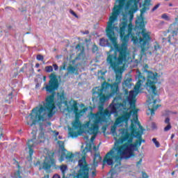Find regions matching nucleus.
I'll list each match as a JSON object with an SVG mask.
<instances>
[{
  "mask_svg": "<svg viewBox=\"0 0 178 178\" xmlns=\"http://www.w3.org/2000/svg\"><path fill=\"white\" fill-rule=\"evenodd\" d=\"M49 83H44V86L42 90H45L47 94H50L45 98V102L40 105V107L36 106L31 110L29 117H31L32 123L31 127L35 126L37 123L39 124L40 131H44V123L41 122H45L47 118L51 119L54 118V115L56 113L55 110V95L56 90H59V86L60 85V76L56 75L55 72H52L49 76Z\"/></svg>",
  "mask_w": 178,
  "mask_h": 178,
  "instance_id": "1",
  "label": "nucleus"
},
{
  "mask_svg": "<svg viewBox=\"0 0 178 178\" xmlns=\"http://www.w3.org/2000/svg\"><path fill=\"white\" fill-rule=\"evenodd\" d=\"M99 162H102V157L99 153L95 154L92 164H88L86 160V156H83L78 161V166L75 167V170L79 169V170L77 172L74 170L70 176H72L73 178H90V170H93V172L97 170Z\"/></svg>",
  "mask_w": 178,
  "mask_h": 178,
  "instance_id": "2",
  "label": "nucleus"
},
{
  "mask_svg": "<svg viewBox=\"0 0 178 178\" xmlns=\"http://www.w3.org/2000/svg\"><path fill=\"white\" fill-rule=\"evenodd\" d=\"M115 31L120 34V40L122 42L121 44H118V38H116V35H115L114 32V36H111V40H113V38H115V40H111V39H108L109 41L113 44V45L115 48V54L118 56V53L119 54V58L122 60H125L126 58H127V56L129 55V51H127V43L129 42V40H130L131 35L127 34L126 35V28H115Z\"/></svg>",
  "mask_w": 178,
  "mask_h": 178,
  "instance_id": "3",
  "label": "nucleus"
},
{
  "mask_svg": "<svg viewBox=\"0 0 178 178\" xmlns=\"http://www.w3.org/2000/svg\"><path fill=\"white\" fill-rule=\"evenodd\" d=\"M143 131L138 134H128V137L124 138L117 140V145H122V149L124 151H138V147H141V136H143Z\"/></svg>",
  "mask_w": 178,
  "mask_h": 178,
  "instance_id": "4",
  "label": "nucleus"
},
{
  "mask_svg": "<svg viewBox=\"0 0 178 178\" xmlns=\"http://www.w3.org/2000/svg\"><path fill=\"white\" fill-rule=\"evenodd\" d=\"M55 153L53 152L51 156H46L43 163H41V161H38L36 163H34L35 166H39V170H51V168H54V169H60L62 172L63 177L62 178H73V176H70L72 174H67L66 176V170H67V165H61L60 166L56 165V161H55V159L54 156Z\"/></svg>",
  "mask_w": 178,
  "mask_h": 178,
  "instance_id": "5",
  "label": "nucleus"
},
{
  "mask_svg": "<svg viewBox=\"0 0 178 178\" xmlns=\"http://www.w3.org/2000/svg\"><path fill=\"white\" fill-rule=\"evenodd\" d=\"M127 102L129 97L123 99V93H120L113 99L109 108L115 116H123V113H128L130 111V108H127Z\"/></svg>",
  "mask_w": 178,
  "mask_h": 178,
  "instance_id": "6",
  "label": "nucleus"
},
{
  "mask_svg": "<svg viewBox=\"0 0 178 178\" xmlns=\"http://www.w3.org/2000/svg\"><path fill=\"white\" fill-rule=\"evenodd\" d=\"M122 13V6L120 5H115L113 8L112 15L109 17V21L107 23V28L106 29V34L108 37V40H111L112 41H115L116 38H111V36L115 37V30H116V27L115 26V22L118 20V17Z\"/></svg>",
  "mask_w": 178,
  "mask_h": 178,
  "instance_id": "7",
  "label": "nucleus"
},
{
  "mask_svg": "<svg viewBox=\"0 0 178 178\" xmlns=\"http://www.w3.org/2000/svg\"><path fill=\"white\" fill-rule=\"evenodd\" d=\"M143 72H145L147 73V82L145 83L146 86V90L149 92V94H153V95H157L158 92H156V86L155 84L158 83V77H159V74L158 72H154L148 70H145Z\"/></svg>",
  "mask_w": 178,
  "mask_h": 178,
  "instance_id": "8",
  "label": "nucleus"
},
{
  "mask_svg": "<svg viewBox=\"0 0 178 178\" xmlns=\"http://www.w3.org/2000/svg\"><path fill=\"white\" fill-rule=\"evenodd\" d=\"M99 45L100 47H108V48H110V50L106 52L107 55V62H109L111 60H116V59H118V56L115 53L116 49L112 43L109 42V40L108 39H105L104 38H100Z\"/></svg>",
  "mask_w": 178,
  "mask_h": 178,
  "instance_id": "9",
  "label": "nucleus"
},
{
  "mask_svg": "<svg viewBox=\"0 0 178 178\" xmlns=\"http://www.w3.org/2000/svg\"><path fill=\"white\" fill-rule=\"evenodd\" d=\"M108 65H110L111 69L115 73V82L113 84L115 86H118L122 83V77L123 73L119 70V65H122V60H120L119 57H117L115 60H111L110 61H107Z\"/></svg>",
  "mask_w": 178,
  "mask_h": 178,
  "instance_id": "10",
  "label": "nucleus"
},
{
  "mask_svg": "<svg viewBox=\"0 0 178 178\" xmlns=\"http://www.w3.org/2000/svg\"><path fill=\"white\" fill-rule=\"evenodd\" d=\"M143 31L144 30L138 28L136 30V27L133 24H127V26L125 28V33H127L129 35H131V41H133L135 45L138 44V38H141V35H143Z\"/></svg>",
  "mask_w": 178,
  "mask_h": 178,
  "instance_id": "11",
  "label": "nucleus"
},
{
  "mask_svg": "<svg viewBox=\"0 0 178 178\" xmlns=\"http://www.w3.org/2000/svg\"><path fill=\"white\" fill-rule=\"evenodd\" d=\"M143 8L140 9V16L138 17L137 20L135 22V30L140 29V30H143L145 31V24H147V21L145 20V17H144V13L147 12V10H149V8H147V4H143Z\"/></svg>",
  "mask_w": 178,
  "mask_h": 178,
  "instance_id": "12",
  "label": "nucleus"
},
{
  "mask_svg": "<svg viewBox=\"0 0 178 178\" xmlns=\"http://www.w3.org/2000/svg\"><path fill=\"white\" fill-rule=\"evenodd\" d=\"M117 147H114L113 149L109 151L106 154V158H110V159H115V162H116V164L115 165V169H118V166L122 165V161H123L122 156L120 155H117L115 152L118 150V142L115 144Z\"/></svg>",
  "mask_w": 178,
  "mask_h": 178,
  "instance_id": "13",
  "label": "nucleus"
},
{
  "mask_svg": "<svg viewBox=\"0 0 178 178\" xmlns=\"http://www.w3.org/2000/svg\"><path fill=\"white\" fill-rule=\"evenodd\" d=\"M58 144L59 145L60 149L61 150V156L59 159L60 162H63V161H65V159H67L68 161H71V162H73L74 154L70 152H67L66 148H65V142L62 140H58ZM67 152V154L66 155Z\"/></svg>",
  "mask_w": 178,
  "mask_h": 178,
  "instance_id": "14",
  "label": "nucleus"
},
{
  "mask_svg": "<svg viewBox=\"0 0 178 178\" xmlns=\"http://www.w3.org/2000/svg\"><path fill=\"white\" fill-rule=\"evenodd\" d=\"M124 1L126 5L124 6L125 10H129V9H131L134 10V13H136L138 10V4L140 8H141L142 5L140 1L141 0H122Z\"/></svg>",
  "mask_w": 178,
  "mask_h": 178,
  "instance_id": "15",
  "label": "nucleus"
},
{
  "mask_svg": "<svg viewBox=\"0 0 178 178\" xmlns=\"http://www.w3.org/2000/svg\"><path fill=\"white\" fill-rule=\"evenodd\" d=\"M143 38H138V43L140 45L141 48V54L145 53V46L148 44L149 41H151V36L148 35V33H145V31H142Z\"/></svg>",
  "mask_w": 178,
  "mask_h": 178,
  "instance_id": "16",
  "label": "nucleus"
},
{
  "mask_svg": "<svg viewBox=\"0 0 178 178\" xmlns=\"http://www.w3.org/2000/svg\"><path fill=\"white\" fill-rule=\"evenodd\" d=\"M136 73L138 74V80L134 88V90L137 95V94L140 93V88H141V86H143V83L145 81V76H143V73H141V71L139 70L136 71Z\"/></svg>",
  "mask_w": 178,
  "mask_h": 178,
  "instance_id": "17",
  "label": "nucleus"
},
{
  "mask_svg": "<svg viewBox=\"0 0 178 178\" xmlns=\"http://www.w3.org/2000/svg\"><path fill=\"white\" fill-rule=\"evenodd\" d=\"M129 102H127L128 105L130 106L129 110H132V116L137 117L138 115V109L136 107V102L137 100L135 97H128Z\"/></svg>",
  "mask_w": 178,
  "mask_h": 178,
  "instance_id": "18",
  "label": "nucleus"
},
{
  "mask_svg": "<svg viewBox=\"0 0 178 178\" xmlns=\"http://www.w3.org/2000/svg\"><path fill=\"white\" fill-rule=\"evenodd\" d=\"M108 99H109V97L107 95L106 97L100 96L98 98V101L95 102L94 104H95L97 102V105H98V106H97L98 110L100 112H104V106H105V102H106V101H108Z\"/></svg>",
  "mask_w": 178,
  "mask_h": 178,
  "instance_id": "19",
  "label": "nucleus"
},
{
  "mask_svg": "<svg viewBox=\"0 0 178 178\" xmlns=\"http://www.w3.org/2000/svg\"><path fill=\"white\" fill-rule=\"evenodd\" d=\"M104 92H105V90L102 88V86L101 88L97 89V91H93V96L92 97L93 104L98 102V98H99V97H103Z\"/></svg>",
  "mask_w": 178,
  "mask_h": 178,
  "instance_id": "20",
  "label": "nucleus"
},
{
  "mask_svg": "<svg viewBox=\"0 0 178 178\" xmlns=\"http://www.w3.org/2000/svg\"><path fill=\"white\" fill-rule=\"evenodd\" d=\"M120 94L121 93L119 92V86L112 83L111 92H110V93H108L107 95V96H108V99H110V98L115 97V95H118V97H119V95H120Z\"/></svg>",
  "mask_w": 178,
  "mask_h": 178,
  "instance_id": "21",
  "label": "nucleus"
},
{
  "mask_svg": "<svg viewBox=\"0 0 178 178\" xmlns=\"http://www.w3.org/2000/svg\"><path fill=\"white\" fill-rule=\"evenodd\" d=\"M122 22L120 23L119 29H126L127 24H129V19H127V13H124L123 9L122 8Z\"/></svg>",
  "mask_w": 178,
  "mask_h": 178,
  "instance_id": "22",
  "label": "nucleus"
},
{
  "mask_svg": "<svg viewBox=\"0 0 178 178\" xmlns=\"http://www.w3.org/2000/svg\"><path fill=\"white\" fill-rule=\"evenodd\" d=\"M100 118L98 119V123L102 124V123H108V118L109 117V114L106 113H99Z\"/></svg>",
  "mask_w": 178,
  "mask_h": 178,
  "instance_id": "23",
  "label": "nucleus"
},
{
  "mask_svg": "<svg viewBox=\"0 0 178 178\" xmlns=\"http://www.w3.org/2000/svg\"><path fill=\"white\" fill-rule=\"evenodd\" d=\"M16 166L18 169L16 172L11 174V176L13 178H23L22 177V169H23V167L20 166V164L18 163L16 164Z\"/></svg>",
  "mask_w": 178,
  "mask_h": 178,
  "instance_id": "24",
  "label": "nucleus"
},
{
  "mask_svg": "<svg viewBox=\"0 0 178 178\" xmlns=\"http://www.w3.org/2000/svg\"><path fill=\"white\" fill-rule=\"evenodd\" d=\"M136 119L134 120V122L135 123L136 126H138L139 128L138 131H135V134H138L140 131H142V134H144V131H145V129L141 126V124L140 123V121H138V115L135 117Z\"/></svg>",
  "mask_w": 178,
  "mask_h": 178,
  "instance_id": "25",
  "label": "nucleus"
},
{
  "mask_svg": "<svg viewBox=\"0 0 178 178\" xmlns=\"http://www.w3.org/2000/svg\"><path fill=\"white\" fill-rule=\"evenodd\" d=\"M99 130V128L97 127H88V130H85L83 131V133L85 134H90V135H92V134H97L98 131Z\"/></svg>",
  "mask_w": 178,
  "mask_h": 178,
  "instance_id": "26",
  "label": "nucleus"
},
{
  "mask_svg": "<svg viewBox=\"0 0 178 178\" xmlns=\"http://www.w3.org/2000/svg\"><path fill=\"white\" fill-rule=\"evenodd\" d=\"M87 152H92V144L91 143H87L85 149L82 150L83 156H86Z\"/></svg>",
  "mask_w": 178,
  "mask_h": 178,
  "instance_id": "27",
  "label": "nucleus"
},
{
  "mask_svg": "<svg viewBox=\"0 0 178 178\" xmlns=\"http://www.w3.org/2000/svg\"><path fill=\"white\" fill-rule=\"evenodd\" d=\"M75 129H74L73 128H68V131H69V136L72 138H77V137H79V136H81V134H79V132L77 131H74Z\"/></svg>",
  "mask_w": 178,
  "mask_h": 178,
  "instance_id": "28",
  "label": "nucleus"
},
{
  "mask_svg": "<svg viewBox=\"0 0 178 178\" xmlns=\"http://www.w3.org/2000/svg\"><path fill=\"white\" fill-rule=\"evenodd\" d=\"M131 81H133L132 78H127L123 82H122V87H127V88H131V86H134L133 83H131Z\"/></svg>",
  "mask_w": 178,
  "mask_h": 178,
  "instance_id": "29",
  "label": "nucleus"
},
{
  "mask_svg": "<svg viewBox=\"0 0 178 178\" xmlns=\"http://www.w3.org/2000/svg\"><path fill=\"white\" fill-rule=\"evenodd\" d=\"M129 130L130 131L133 132H129L131 133L132 134L136 135V131H138V128H137V125L134 123V120H131V125L129 126Z\"/></svg>",
  "mask_w": 178,
  "mask_h": 178,
  "instance_id": "30",
  "label": "nucleus"
},
{
  "mask_svg": "<svg viewBox=\"0 0 178 178\" xmlns=\"http://www.w3.org/2000/svg\"><path fill=\"white\" fill-rule=\"evenodd\" d=\"M67 70L68 72V73H70V74H76V76H77L79 74V71L77 70V68H76V67L70 65L68 66V67L67 68Z\"/></svg>",
  "mask_w": 178,
  "mask_h": 178,
  "instance_id": "31",
  "label": "nucleus"
},
{
  "mask_svg": "<svg viewBox=\"0 0 178 178\" xmlns=\"http://www.w3.org/2000/svg\"><path fill=\"white\" fill-rule=\"evenodd\" d=\"M56 91H58V89L56 90ZM56 91L55 90L56 95H57V101L63 102L65 99H67L66 97H65V91L63 90L61 93L57 92V94H56Z\"/></svg>",
  "mask_w": 178,
  "mask_h": 178,
  "instance_id": "32",
  "label": "nucleus"
},
{
  "mask_svg": "<svg viewBox=\"0 0 178 178\" xmlns=\"http://www.w3.org/2000/svg\"><path fill=\"white\" fill-rule=\"evenodd\" d=\"M106 163L107 165H108V166H113V165H115V161H113L111 158L104 157V160L103 161L102 165L105 166Z\"/></svg>",
  "mask_w": 178,
  "mask_h": 178,
  "instance_id": "33",
  "label": "nucleus"
},
{
  "mask_svg": "<svg viewBox=\"0 0 178 178\" xmlns=\"http://www.w3.org/2000/svg\"><path fill=\"white\" fill-rule=\"evenodd\" d=\"M26 145L28 146V148L29 149V161H32L33 160V154H34V149H33V147H34V145H30L29 143H27Z\"/></svg>",
  "mask_w": 178,
  "mask_h": 178,
  "instance_id": "34",
  "label": "nucleus"
},
{
  "mask_svg": "<svg viewBox=\"0 0 178 178\" xmlns=\"http://www.w3.org/2000/svg\"><path fill=\"white\" fill-rule=\"evenodd\" d=\"M38 139H39L40 140L37 143V144L45 143V132H44V131H40V133L38 136Z\"/></svg>",
  "mask_w": 178,
  "mask_h": 178,
  "instance_id": "35",
  "label": "nucleus"
},
{
  "mask_svg": "<svg viewBox=\"0 0 178 178\" xmlns=\"http://www.w3.org/2000/svg\"><path fill=\"white\" fill-rule=\"evenodd\" d=\"M120 131H121V134L122 136V138H120L118 140H122V141L124 140V138L126 137H129V134H130V133L127 132V129H124V128H122L120 129Z\"/></svg>",
  "mask_w": 178,
  "mask_h": 178,
  "instance_id": "36",
  "label": "nucleus"
},
{
  "mask_svg": "<svg viewBox=\"0 0 178 178\" xmlns=\"http://www.w3.org/2000/svg\"><path fill=\"white\" fill-rule=\"evenodd\" d=\"M72 129L74 130H79L80 129V125L81 124V122H80L79 120L74 121L72 123Z\"/></svg>",
  "mask_w": 178,
  "mask_h": 178,
  "instance_id": "37",
  "label": "nucleus"
},
{
  "mask_svg": "<svg viewBox=\"0 0 178 178\" xmlns=\"http://www.w3.org/2000/svg\"><path fill=\"white\" fill-rule=\"evenodd\" d=\"M158 108V106H155V104L154 106H148V111H149L151 116H154L155 115V111H156Z\"/></svg>",
  "mask_w": 178,
  "mask_h": 178,
  "instance_id": "38",
  "label": "nucleus"
},
{
  "mask_svg": "<svg viewBox=\"0 0 178 178\" xmlns=\"http://www.w3.org/2000/svg\"><path fill=\"white\" fill-rule=\"evenodd\" d=\"M157 102L156 99H154V95H152L151 97H148L147 104H149V106H154L156 105Z\"/></svg>",
  "mask_w": 178,
  "mask_h": 178,
  "instance_id": "39",
  "label": "nucleus"
},
{
  "mask_svg": "<svg viewBox=\"0 0 178 178\" xmlns=\"http://www.w3.org/2000/svg\"><path fill=\"white\" fill-rule=\"evenodd\" d=\"M87 111H88V107H85L84 108L81 109V110H79L76 111V114H75L76 116H79V118H81V116H83V115L84 113H86V112H87Z\"/></svg>",
  "mask_w": 178,
  "mask_h": 178,
  "instance_id": "40",
  "label": "nucleus"
},
{
  "mask_svg": "<svg viewBox=\"0 0 178 178\" xmlns=\"http://www.w3.org/2000/svg\"><path fill=\"white\" fill-rule=\"evenodd\" d=\"M102 87L104 90V91H106V90L112 88V83L111 84L108 82H106V81H105L102 83Z\"/></svg>",
  "mask_w": 178,
  "mask_h": 178,
  "instance_id": "41",
  "label": "nucleus"
},
{
  "mask_svg": "<svg viewBox=\"0 0 178 178\" xmlns=\"http://www.w3.org/2000/svg\"><path fill=\"white\" fill-rule=\"evenodd\" d=\"M66 111L68 112V113H72V112H74L75 115H77V111H79V108H74L72 106L69 107V106H67Z\"/></svg>",
  "mask_w": 178,
  "mask_h": 178,
  "instance_id": "42",
  "label": "nucleus"
},
{
  "mask_svg": "<svg viewBox=\"0 0 178 178\" xmlns=\"http://www.w3.org/2000/svg\"><path fill=\"white\" fill-rule=\"evenodd\" d=\"M116 129H117L116 125L111 126V134H112V136H113V137H115V136L118 137L119 136L118 135V132H116Z\"/></svg>",
  "mask_w": 178,
  "mask_h": 178,
  "instance_id": "43",
  "label": "nucleus"
},
{
  "mask_svg": "<svg viewBox=\"0 0 178 178\" xmlns=\"http://www.w3.org/2000/svg\"><path fill=\"white\" fill-rule=\"evenodd\" d=\"M122 90L124 92V93H122V94L125 96V98H127V97H129V93L130 94V93L133 92V90H131L130 92H129V91L127 89H126V88H124V86L122 87ZM124 96L122 97L123 99H124Z\"/></svg>",
  "mask_w": 178,
  "mask_h": 178,
  "instance_id": "44",
  "label": "nucleus"
},
{
  "mask_svg": "<svg viewBox=\"0 0 178 178\" xmlns=\"http://www.w3.org/2000/svg\"><path fill=\"white\" fill-rule=\"evenodd\" d=\"M110 173H111V177H106V178H113V176H115V175H116L118 173V168H112L110 170Z\"/></svg>",
  "mask_w": 178,
  "mask_h": 178,
  "instance_id": "45",
  "label": "nucleus"
},
{
  "mask_svg": "<svg viewBox=\"0 0 178 178\" xmlns=\"http://www.w3.org/2000/svg\"><path fill=\"white\" fill-rule=\"evenodd\" d=\"M52 72H54V67L51 65H48L45 67L46 73H51Z\"/></svg>",
  "mask_w": 178,
  "mask_h": 178,
  "instance_id": "46",
  "label": "nucleus"
},
{
  "mask_svg": "<svg viewBox=\"0 0 178 178\" xmlns=\"http://www.w3.org/2000/svg\"><path fill=\"white\" fill-rule=\"evenodd\" d=\"M122 115L124 118H125L126 119H128V120H130V119H131V116H133V113L131 112L130 113H124Z\"/></svg>",
  "mask_w": 178,
  "mask_h": 178,
  "instance_id": "47",
  "label": "nucleus"
},
{
  "mask_svg": "<svg viewBox=\"0 0 178 178\" xmlns=\"http://www.w3.org/2000/svg\"><path fill=\"white\" fill-rule=\"evenodd\" d=\"M56 96V95H54V106L56 108V106L55 105V104H56V105L58 106V108H61L62 107V104H63V102H60L59 100H56L55 99V97Z\"/></svg>",
  "mask_w": 178,
  "mask_h": 178,
  "instance_id": "48",
  "label": "nucleus"
},
{
  "mask_svg": "<svg viewBox=\"0 0 178 178\" xmlns=\"http://www.w3.org/2000/svg\"><path fill=\"white\" fill-rule=\"evenodd\" d=\"M13 31V26L11 25H6V29L4 30V33H10V31Z\"/></svg>",
  "mask_w": 178,
  "mask_h": 178,
  "instance_id": "49",
  "label": "nucleus"
},
{
  "mask_svg": "<svg viewBox=\"0 0 178 178\" xmlns=\"http://www.w3.org/2000/svg\"><path fill=\"white\" fill-rule=\"evenodd\" d=\"M66 66H67V62L64 61L61 66H60V72H62V70H66Z\"/></svg>",
  "mask_w": 178,
  "mask_h": 178,
  "instance_id": "50",
  "label": "nucleus"
},
{
  "mask_svg": "<svg viewBox=\"0 0 178 178\" xmlns=\"http://www.w3.org/2000/svg\"><path fill=\"white\" fill-rule=\"evenodd\" d=\"M152 140L154 145H156V148H159V147H161V143H159V141H157L156 138H153Z\"/></svg>",
  "mask_w": 178,
  "mask_h": 178,
  "instance_id": "51",
  "label": "nucleus"
},
{
  "mask_svg": "<svg viewBox=\"0 0 178 178\" xmlns=\"http://www.w3.org/2000/svg\"><path fill=\"white\" fill-rule=\"evenodd\" d=\"M97 51H99V48L97 44H93L92 47V54H95V52H97Z\"/></svg>",
  "mask_w": 178,
  "mask_h": 178,
  "instance_id": "52",
  "label": "nucleus"
},
{
  "mask_svg": "<svg viewBox=\"0 0 178 178\" xmlns=\"http://www.w3.org/2000/svg\"><path fill=\"white\" fill-rule=\"evenodd\" d=\"M121 120H122V123L125 124V126H129V119L125 118L124 116L121 117Z\"/></svg>",
  "mask_w": 178,
  "mask_h": 178,
  "instance_id": "53",
  "label": "nucleus"
},
{
  "mask_svg": "<svg viewBox=\"0 0 178 178\" xmlns=\"http://www.w3.org/2000/svg\"><path fill=\"white\" fill-rule=\"evenodd\" d=\"M116 123L118 127H122L124 124L123 120H122V118H119Z\"/></svg>",
  "mask_w": 178,
  "mask_h": 178,
  "instance_id": "54",
  "label": "nucleus"
},
{
  "mask_svg": "<svg viewBox=\"0 0 178 178\" xmlns=\"http://www.w3.org/2000/svg\"><path fill=\"white\" fill-rule=\"evenodd\" d=\"M161 18L164 19V20H166L167 22H169V20H170V18L169 17V16H168V14L164 13L161 15Z\"/></svg>",
  "mask_w": 178,
  "mask_h": 178,
  "instance_id": "55",
  "label": "nucleus"
},
{
  "mask_svg": "<svg viewBox=\"0 0 178 178\" xmlns=\"http://www.w3.org/2000/svg\"><path fill=\"white\" fill-rule=\"evenodd\" d=\"M74 109H77L79 106V103L76 100H73V104L71 105Z\"/></svg>",
  "mask_w": 178,
  "mask_h": 178,
  "instance_id": "56",
  "label": "nucleus"
},
{
  "mask_svg": "<svg viewBox=\"0 0 178 178\" xmlns=\"http://www.w3.org/2000/svg\"><path fill=\"white\" fill-rule=\"evenodd\" d=\"M34 65L31 64V69H29V72H31L29 74V77H33V74H34V67H33Z\"/></svg>",
  "mask_w": 178,
  "mask_h": 178,
  "instance_id": "57",
  "label": "nucleus"
},
{
  "mask_svg": "<svg viewBox=\"0 0 178 178\" xmlns=\"http://www.w3.org/2000/svg\"><path fill=\"white\" fill-rule=\"evenodd\" d=\"M89 119L94 120L97 119V115L94 113H90L89 115Z\"/></svg>",
  "mask_w": 178,
  "mask_h": 178,
  "instance_id": "58",
  "label": "nucleus"
},
{
  "mask_svg": "<svg viewBox=\"0 0 178 178\" xmlns=\"http://www.w3.org/2000/svg\"><path fill=\"white\" fill-rule=\"evenodd\" d=\"M172 129V124H167V125L164 127V131H169Z\"/></svg>",
  "mask_w": 178,
  "mask_h": 178,
  "instance_id": "59",
  "label": "nucleus"
},
{
  "mask_svg": "<svg viewBox=\"0 0 178 178\" xmlns=\"http://www.w3.org/2000/svg\"><path fill=\"white\" fill-rule=\"evenodd\" d=\"M70 13L71 15H72V16H74V17H76V19H79V15H77V14L76 13V12H74V10L70 9Z\"/></svg>",
  "mask_w": 178,
  "mask_h": 178,
  "instance_id": "60",
  "label": "nucleus"
},
{
  "mask_svg": "<svg viewBox=\"0 0 178 178\" xmlns=\"http://www.w3.org/2000/svg\"><path fill=\"white\" fill-rule=\"evenodd\" d=\"M159 6H161V3H159L152 8L151 12H155V10H156Z\"/></svg>",
  "mask_w": 178,
  "mask_h": 178,
  "instance_id": "61",
  "label": "nucleus"
},
{
  "mask_svg": "<svg viewBox=\"0 0 178 178\" xmlns=\"http://www.w3.org/2000/svg\"><path fill=\"white\" fill-rule=\"evenodd\" d=\"M37 60H44V56L41 54H38L36 56Z\"/></svg>",
  "mask_w": 178,
  "mask_h": 178,
  "instance_id": "62",
  "label": "nucleus"
},
{
  "mask_svg": "<svg viewBox=\"0 0 178 178\" xmlns=\"http://www.w3.org/2000/svg\"><path fill=\"white\" fill-rule=\"evenodd\" d=\"M177 22H178V17H176L175 18V22L172 24H171V27H178V23H177Z\"/></svg>",
  "mask_w": 178,
  "mask_h": 178,
  "instance_id": "63",
  "label": "nucleus"
},
{
  "mask_svg": "<svg viewBox=\"0 0 178 178\" xmlns=\"http://www.w3.org/2000/svg\"><path fill=\"white\" fill-rule=\"evenodd\" d=\"M149 176H148V174L147 172L143 171L142 172V177H138V178H149Z\"/></svg>",
  "mask_w": 178,
  "mask_h": 178,
  "instance_id": "64",
  "label": "nucleus"
}]
</instances>
